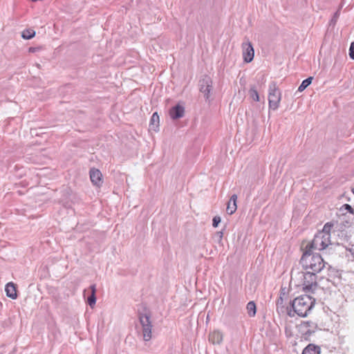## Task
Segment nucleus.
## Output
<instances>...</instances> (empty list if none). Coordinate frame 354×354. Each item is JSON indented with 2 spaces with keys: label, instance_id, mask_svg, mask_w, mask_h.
Masks as SVG:
<instances>
[{
  "label": "nucleus",
  "instance_id": "1",
  "mask_svg": "<svg viewBox=\"0 0 354 354\" xmlns=\"http://www.w3.org/2000/svg\"><path fill=\"white\" fill-rule=\"evenodd\" d=\"M300 263L306 270L317 273L321 272L326 265L320 254L312 253L308 248H305Z\"/></svg>",
  "mask_w": 354,
  "mask_h": 354
},
{
  "label": "nucleus",
  "instance_id": "2",
  "mask_svg": "<svg viewBox=\"0 0 354 354\" xmlns=\"http://www.w3.org/2000/svg\"><path fill=\"white\" fill-rule=\"evenodd\" d=\"M333 227V224L327 223L324 225L323 230L317 232L312 242L306 246V248L317 250L326 249L329 245L332 244L330 240V232Z\"/></svg>",
  "mask_w": 354,
  "mask_h": 354
},
{
  "label": "nucleus",
  "instance_id": "3",
  "mask_svg": "<svg viewBox=\"0 0 354 354\" xmlns=\"http://www.w3.org/2000/svg\"><path fill=\"white\" fill-rule=\"evenodd\" d=\"M292 279L298 281L297 286H302L306 292H314L317 288V272L309 270L292 273Z\"/></svg>",
  "mask_w": 354,
  "mask_h": 354
},
{
  "label": "nucleus",
  "instance_id": "4",
  "mask_svg": "<svg viewBox=\"0 0 354 354\" xmlns=\"http://www.w3.org/2000/svg\"><path fill=\"white\" fill-rule=\"evenodd\" d=\"M315 301L314 298L307 295L295 298L292 302L294 313L300 317L307 316L308 312L313 308Z\"/></svg>",
  "mask_w": 354,
  "mask_h": 354
},
{
  "label": "nucleus",
  "instance_id": "5",
  "mask_svg": "<svg viewBox=\"0 0 354 354\" xmlns=\"http://www.w3.org/2000/svg\"><path fill=\"white\" fill-rule=\"evenodd\" d=\"M281 99V93L275 82H272L268 88V104L269 108L277 110Z\"/></svg>",
  "mask_w": 354,
  "mask_h": 354
},
{
  "label": "nucleus",
  "instance_id": "6",
  "mask_svg": "<svg viewBox=\"0 0 354 354\" xmlns=\"http://www.w3.org/2000/svg\"><path fill=\"white\" fill-rule=\"evenodd\" d=\"M139 319L142 328L143 339L146 342L149 341L152 337V324L150 317L147 314L140 315Z\"/></svg>",
  "mask_w": 354,
  "mask_h": 354
},
{
  "label": "nucleus",
  "instance_id": "7",
  "mask_svg": "<svg viewBox=\"0 0 354 354\" xmlns=\"http://www.w3.org/2000/svg\"><path fill=\"white\" fill-rule=\"evenodd\" d=\"M243 58L245 62L250 63L254 59V50L251 42L245 39L241 45Z\"/></svg>",
  "mask_w": 354,
  "mask_h": 354
},
{
  "label": "nucleus",
  "instance_id": "8",
  "mask_svg": "<svg viewBox=\"0 0 354 354\" xmlns=\"http://www.w3.org/2000/svg\"><path fill=\"white\" fill-rule=\"evenodd\" d=\"M212 88V81L210 77H205L200 81V91L204 94L206 100L209 99Z\"/></svg>",
  "mask_w": 354,
  "mask_h": 354
},
{
  "label": "nucleus",
  "instance_id": "9",
  "mask_svg": "<svg viewBox=\"0 0 354 354\" xmlns=\"http://www.w3.org/2000/svg\"><path fill=\"white\" fill-rule=\"evenodd\" d=\"M299 330L301 334V338L305 340H310V337L314 333V330L310 328L308 322H302L299 326Z\"/></svg>",
  "mask_w": 354,
  "mask_h": 354
},
{
  "label": "nucleus",
  "instance_id": "10",
  "mask_svg": "<svg viewBox=\"0 0 354 354\" xmlns=\"http://www.w3.org/2000/svg\"><path fill=\"white\" fill-rule=\"evenodd\" d=\"M95 292H96V288H95V284L91 285L88 290H84V298H86V295L89 294V295H88L86 299H87L88 304L91 308L93 307V306L95 304V302H96Z\"/></svg>",
  "mask_w": 354,
  "mask_h": 354
},
{
  "label": "nucleus",
  "instance_id": "11",
  "mask_svg": "<svg viewBox=\"0 0 354 354\" xmlns=\"http://www.w3.org/2000/svg\"><path fill=\"white\" fill-rule=\"evenodd\" d=\"M102 176L99 169H91L90 170V178L93 185L99 187L102 183Z\"/></svg>",
  "mask_w": 354,
  "mask_h": 354
},
{
  "label": "nucleus",
  "instance_id": "12",
  "mask_svg": "<svg viewBox=\"0 0 354 354\" xmlns=\"http://www.w3.org/2000/svg\"><path fill=\"white\" fill-rule=\"evenodd\" d=\"M184 108L180 105H176L172 107L169 111V115L173 120L180 118L184 115Z\"/></svg>",
  "mask_w": 354,
  "mask_h": 354
},
{
  "label": "nucleus",
  "instance_id": "13",
  "mask_svg": "<svg viewBox=\"0 0 354 354\" xmlns=\"http://www.w3.org/2000/svg\"><path fill=\"white\" fill-rule=\"evenodd\" d=\"M236 201H237V196L236 194H233L230 197V198L227 204L226 212L230 215H232V214H234L236 210V208H237Z\"/></svg>",
  "mask_w": 354,
  "mask_h": 354
},
{
  "label": "nucleus",
  "instance_id": "14",
  "mask_svg": "<svg viewBox=\"0 0 354 354\" xmlns=\"http://www.w3.org/2000/svg\"><path fill=\"white\" fill-rule=\"evenodd\" d=\"M209 341L214 344H219L223 341V334L218 330H214L209 334Z\"/></svg>",
  "mask_w": 354,
  "mask_h": 354
},
{
  "label": "nucleus",
  "instance_id": "15",
  "mask_svg": "<svg viewBox=\"0 0 354 354\" xmlns=\"http://www.w3.org/2000/svg\"><path fill=\"white\" fill-rule=\"evenodd\" d=\"M5 290L6 292V295L8 297H10L12 299H15L17 297L16 287L13 283H12V282L8 283L6 286Z\"/></svg>",
  "mask_w": 354,
  "mask_h": 354
},
{
  "label": "nucleus",
  "instance_id": "16",
  "mask_svg": "<svg viewBox=\"0 0 354 354\" xmlns=\"http://www.w3.org/2000/svg\"><path fill=\"white\" fill-rule=\"evenodd\" d=\"M320 348L314 344L308 345L303 351L302 354H319Z\"/></svg>",
  "mask_w": 354,
  "mask_h": 354
},
{
  "label": "nucleus",
  "instance_id": "17",
  "mask_svg": "<svg viewBox=\"0 0 354 354\" xmlns=\"http://www.w3.org/2000/svg\"><path fill=\"white\" fill-rule=\"evenodd\" d=\"M159 124V115L158 113H153L151 120H150V126L153 129L156 130V129L158 127Z\"/></svg>",
  "mask_w": 354,
  "mask_h": 354
},
{
  "label": "nucleus",
  "instance_id": "18",
  "mask_svg": "<svg viewBox=\"0 0 354 354\" xmlns=\"http://www.w3.org/2000/svg\"><path fill=\"white\" fill-rule=\"evenodd\" d=\"M246 309L250 317H254L256 315V305L254 301L248 302Z\"/></svg>",
  "mask_w": 354,
  "mask_h": 354
},
{
  "label": "nucleus",
  "instance_id": "19",
  "mask_svg": "<svg viewBox=\"0 0 354 354\" xmlns=\"http://www.w3.org/2000/svg\"><path fill=\"white\" fill-rule=\"evenodd\" d=\"M313 77H309L304 80L298 88V91L301 92L304 91L312 82Z\"/></svg>",
  "mask_w": 354,
  "mask_h": 354
},
{
  "label": "nucleus",
  "instance_id": "20",
  "mask_svg": "<svg viewBox=\"0 0 354 354\" xmlns=\"http://www.w3.org/2000/svg\"><path fill=\"white\" fill-rule=\"evenodd\" d=\"M35 35V31L31 29H26L22 32L21 37L25 39H32Z\"/></svg>",
  "mask_w": 354,
  "mask_h": 354
},
{
  "label": "nucleus",
  "instance_id": "21",
  "mask_svg": "<svg viewBox=\"0 0 354 354\" xmlns=\"http://www.w3.org/2000/svg\"><path fill=\"white\" fill-rule=\"evenodd\" d=\"M250 97L256 102L259 101V96L257 90L254 86H252L249 91Z\"/></svg>",
  "mask_w": 354,
  "mask_h": 354
},
{
  "label": "nucleus",
  "instance_id": "22",
  "mask_svg": "<svg viewBox=\"0 0 354 354\" xmlns=\"http://www.w3.org/2000/svg\"><path fill=\"white\" fill-rule=\"evenodd\" d=\"M340 8H339V10L334 14L331 21H330V23L331 24H335L337 19L339 18V15H340V11H339Z\"/></svg>",
  "mask_w": 354,
  "mask_h": 354
},
{
  "label": "nucleus",
  "instance_id": "23",
  "mask_svg": "<svg viewBox=\"0 0 354 354\" xmlns=\"http://www.w3.org/2000/svg\"><path fill=\"white\" fill-rule=\"evenodd\" d=\"M221 222V217L220 216H214L212 220V225L214 227H216L219 223Z\"/></svg>",
  "mask_w": 354,
  "mask_h": 354
},
{
  "label": "nucleus",
  "instance_id": "24",
  "mask_svg": "<svg viewBox=\"0 0 354 354\" xmlns=\"http://www.w3.org/2000/svg\"><path fill=\"white\" fill-rule=\"evenodd\" d=\"M349 56L352 59H354V42H352L349 48Z\"/></svg>",
  "mask_w": 354,
  "mask_h": 354
},
{
  "label": "nucleus",
  "instance_id": "25",
  "mask_svg": "<svg viewBox=\"0 0 354 354\" xmlns=\"http://www.w3.org/2000/svg\"><path fill=\"white\" fill-rule=\"evenodd\" d=\"M342 208L347 210L348 212L353 214V209L352 207L348 204H345L342 206Z\"/></svg>",
  "mask_w": 354,
  "mask_h": 354
},
{
  "label": "nucleus",
  "instance_id": "26",
  "mask_svg": "<svg viewBox=\"0 0 354 354\" xmlns=\"http://www.w3.org/2000/svg\"><path fill=\"white\" fill-rule=\"evenodd\" d=\"M39 50H40L39 47H30L28 49V51L30 53H35V52L38 51Z\"/></svg>",
  "mask_w": 354,
  "mask_h": 354
},
{
  "label": "nucleus",
  "instance_id": "27",
  "mask_svg": "<svg viewBox=\"0 0 354 354\" xmlns=\"http://www.w3.org/2000/svg\"><path fill=\"white\" fill-rule=\"evenodd\" d=\"M216 236L218 237L219 241H221L222 238H223V232H218L216 233Z\"/></svg>",
  "mask_w": 354,
  "mask_h": 354
},
{
  "label": "nucleus",
  "instance_id": "28",
  "mask_svg": "<svg viewBox=\"0 0 354 354\" xmlns=\"http://www.w3.org/2000/svg\"><path fill=\"white\" fill-rule=\"evenodd\" d=\"M279 301H281V304H282V302H283V299H282V298H281V297H280V299L278 300L277 304H279Z\"/></svg>",
  "mask_w": 354,
  "mask_h": 354
},
{
  "label": "nucleus",
  "instance_id": "29",
  "mask_svg": "<svg viewBox=\"0 0 354 354\" xmlns=\"http://www.w3.org/2000/svg\"><path fill=\"white\" fill-rule=\"evenodd\" d=\"M288 314H289V315H290V316H291V317H292V316H294V314H292L290 311L288 313Z\"/></svg>",
  "mask_w": 354,
  "mask_h": 354
}]
</instances>
